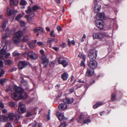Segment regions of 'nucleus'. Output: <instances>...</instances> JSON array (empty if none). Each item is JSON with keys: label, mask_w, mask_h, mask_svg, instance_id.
<instances>
[{"label": "nucleus", "mask_w": 127, "mask_h": 127, "mask_svg": "<svg viewBox=\"0 0 127 127\" xmlns=\"http://www.w3.org/2000/svg\"><path fill=\"white\" fill-rule=\"evenodd\" d=\"M82 57L83 60L85 61L86 59V56L84 55H82L81 56Z\"/></svg>", "instance_id": "nucleus-59"}, {"label": "nucleus", "mask_w": 127, "mask_h": 127, "mask_svg": "<svg viewBox=\"0 0 127 127\" xmlns=\"http://www.w3.org/2000/svg\"><path fill=\"white\" fill-rule=\"evenodd\" d=\"M7 121L6 117L3 115L0 116V122H5Z\"/></svg>", "instance_id": "nucleus-21"}, {"label": "nucleus", "mask_w": 127, "mask_h": 127, "mask_svg": "<svg viewBox=\"0 0 127 127\" xmlns=\"http://www.w3.org/2000/svg\"><path fill=\"white\" fill-rule=\"evenodd\" d=\"M103 104L104 103L103 102L100 101L97 102L93 106V108L94 109H96L97 107L103 105Z\"/></svg>", "instance_id": "nucleus-22"}, {"label": "nucleus", "mask_w": 127, "mask_h": 127, "mask_svg": "<svg viewBox=\"0 0 127 127\" xmlns=\"http://www.w3.org/2000/svg\"><path fill=\"white\" fill-rule=\"evenodd\" d=\"M97 65V63L96 61L95 60L91 61L89 62L88 66L93 69L95 68Z\"/></svg>", "instance_id": "nucleus-8"}, {"label": "nucleus", "mask_w": 127, "mask_h": 127, "mask_svg": "<svg viewBox=\"0 0 127 127\" xmlns=\"http://www.w3.org/2000/svg\"><path fill=\"white\" fill-rule=\"evenodd\" d=\"M28 39V36H25L23 37V41L24 42L27 41Z\"/></svg>", "instance_id": "nucleus-38"}, {"label": "nucleus", "mask_w": 127, "mask_h": 127, "mask_svg": "<svg viewBox=\"0 0 127 127\" xmlns=\"http://www.w3.org/2000/svg\"><path fill=\"white\" fill-rule=\"evenodd\" d=\"M39 7L36 5H34L33 7H32V11H35L38 9H39Z\"/></svg>", "instance_id": "nucleus-41"}, {"label": "nucleus", "mask_w": 127, "mask_h": 127, "mask_svg": "<svg viewBox=\"0 0 127 127\" xmlns=\"http://www.w3.org/2000/svg\"><path fill=\"white\" fill-rule=\"evenodd\" d=\"M31 113L29 111H27V112L26 116V117H29L31 115Z\"/></svg>", "instance_id": "nucleus-50"}, {"label": "nucleus", "mask_w": 127, "mask_h": 127, "mask_svg": "<svg viewBox=\"0 0 127 127\" xmlns=\"http://www.w3.org/2000/svg\"><path fill=\"white\" fill-rule=\"evenodd\" d=\"M49 63V60L45 56H42L41 58L40 63L43 64L44 67L46 66Z\"/></svg>", "instance_id": "nucleus-5"}, {"label": "nucleus", "mask_w": 127, "mask_h": 127, "mask_svg": "<svg viewBox=\"0 0 127 127\" xmlns=\"http://www.w3.org/2000/svg\"><path fill=\"white\" fill-rule=\"evenodd\" d=\"M5 64H6L10 65L12 64V61L9 60H5Z\"/></svg>", "instance_id": "nucleus-32"}, {"label": "nucleus", "mask_w": 127, "mask_h": 127, "mask_svg": "<svg viewBox=\"0 0 127 127\" xmlns=\"http://www.w3.org/2000/svg\"><path fill=\"white\" fill-rule=\"evenodd\" d=\"M80 66H83V67L85 66V65L84 62L82 61H81Z\"/></svg>", "instance_id": "nucleus-54"}, {"label": "nucleus", "mask_w": 127, "mask_h": 127, "mask_svg": "<svg viewBox=\"0 0 127 127\" xmlns=\"http://www.w3.org/2000/svg\"><path fill=\"white\" fill-rule=\"evenodd\" d=\"M74 90V88H72L70 89L69 92L70 93H72L73 91Z\"/></svg>", "instance_id": "nucleus-62"}, {"label": "nucleus", "mask_w": 127, "mask_h": 127, "mask_svg": "<svg viewBox=\"0 0 127 127\" xmlns=\"http://www.w3.org/2000/svg\"><path fill=\"white\" fill-rule=\"evenodd\" d=\"M37 44L39 45H42L43 44V43L42 42H37Z\"/></svg>", "instance_id": "nucleus-56"}, {"label": "nucleus", "mask_w": 127, "mask_h": 127, "mask_svg": "<svg viewBox=\"0 0 127 127\" xmlns=\"http://www.w3.org/2000/svg\"><path fill=\"white\" fill-rule=\"evenodd\" d=\"M92 36L94 39H98L103 41V43H107V41L106 39L107 36L104 32H102L97 33L94 32Z\"/></svg>", "instance_id": "nucleus-2"}, {"label": "nucleus", "mask_w": 127, "mask_h": 127, "mask_svg": "<svg viewBox=\"0 0 127 127\" xmlns=\"http://www.w3.org/2000/svg\"><path fill=\"white\" fill-rule=\"evenodd\" d=\"M20 22L21 26V27H23L25 25L26 23L24 21H21Z\"/></svg>", "instance_id": "nucleus-44"}, {"label": "nucleus", "mask_w": 127, "mask_h": 127, "mask_svg": "<svg viewBox=\"0 0 127 127\" xmlns=\"http://www.w3.org/2000/svg\"><path fill=\"white\" fill-rule=\"evenodd\" d=\"M6 53V51L4 49V48L3 47L1 50L0 52V55H4Z\"/></svg>", "instance_id": "nucleus-33"}, {"label": "nucleus", "mask_w": 127, "mask_h": 127, "mask_svg": "<svg viewBox=\"0 0 127 127\" xmlns=\"http://www.w3.org/2000/svg\"><path fill=\"white\" fill-rule=\"evenodd\" d=\"M116 98V95L115 93H112V94L111 97V100L112 101H114L115 100Z\"/></svg>", "instance_id": "nucleus-36"}, {"label": "nucleus", "mask_w": 127, "mask_h": 127, "mask_svg": "<svg viewBox=\"0 0 127 127\" xmlns=\"http://www.w3.org/2000/svg\"><path fill=\"white\" fill-rule=\"evenodd\" d=\"M17 11L16 10L14 11L11 10L10 9H7V15L10 16L12 15L13 13H16L17 12Z\"/></svg>", "instance_id": "nucleus-18"}, {"label": "nucleus", "mask_w": 127, "mask_h": 127, "mask_svg": "<svg viewBox=\"0 0 127 127\" xmlns=\"http://www.w3.org/2000/svg\"><path fill=\"white\" fill-rule=\"evenodd\" d=\"M5 31L6 32L5 34L2 37V38L3 40H4L6 38L9 37L10 36V34H9V33L10 32L8 28H7L5 29Z\"/></svg>", "instance_id": "nucleus-15"}, {"label": "nucleus", "mask_w": 127, "mask_h": 127, "mask_svg": "<svg viewBox=\"0 0 127 127\" xmlns=\"http://www.w3.org/2000/svg\"><path fill=\"white\" fill-rule=\"evenodd\" d=\"M20 39L15 36L13 37L12 39L13 43L15 44H18L20 42Z\"/></svg>", "instance_id": "nucleus-17"}, {"label": "nucleus", "mask_w": 127, "mask_h": 127, "mask_svg": "<svg viewBox=\"0 0 127 127\" xmlns=\"http://www.w3.org/2000/svg\"><path fill=\"white\" fill-rule=\"evenodd\" d=\"M10 4L12 5L13 4L17 6L18 4V1L17 0H10Z\"/></svg>", "instance_id": "nucleus-25"}, {"label": "nucleus", "mask_w": 127, "mask_h": 127, "mask_svg": "<svg viewBox=\"0 0 127 127\" xmlns=\"http://www.w3.org/2000/svg\"><path fill=\"white\" fill-rule=\"evenodd\" d=\"M8 105L9 106L14 107L15 105L13 101H10L8 103Z\"/></svg>", "instance_id": "nucleus-37"}, {"label": "nucleus", "mask_w": 127, "mask_h": 127, "mask_svg": "<svg viewBox=\"0 0 127 127\" xmlns=\"http://www.w3.org/2000/svg\"><path fill=\"white\" fill-rule=\"evenodd\" d=\"M97 51L95 49L91 50L89 54V56L91 60H95L97 56Z\"/></svg>", "instance_id": "nucleus-4"}, {"label": "nucleus", "mask_w": 127, "mask_h": 127, "mask_svg": "<svg viewBox=\"0 0 127 127\" xmlns=\"http://www.w3.org/2000/svg\"><path fill=\"white\" fill-rule=\"evenodd\" d=\"M94 70L91 68H87L86 73V75L87 76H91L94 73Z\"/></svg>", "instance_id": "nucleus-14"}, {"label": "nucleus", "mask_w": 127, "mask_h": 127, "mask_svg": "<svg viewBox=\"0 0 127 127\" xmlns=\"http://www.w3.org/2000/svg\"><path fill=\"white\" fill-rule=\"evenodd\" d=\"M54 31L53 30L51 31L50 33V36L52 37H55V35L54 34Z\"/></svg>", "instance_id": "nucleus-45"}, {"label": "nucleus", "mask_w": 127, "mask_h": 127, "mask_svg": "<svg viewBox=\"0 0 127 127\" xmlns=\"http://www.w3.org/2000/svg\"><path fill=\"white\" fill-rule=\"evenodd\" d=\"M56 115L59 120L60 121H62L63 120H64L67 119L64 116V114L60 112H57L56 114Z\"/></svg>", "instance_id": "nucleus-10"}, {"label": "nucleus", "mask_w": 127, "mask_h": 127, "mask_svg": "<svg viewBox=\"0 0 127 127\" xmlns=\"http://www.w3.org/2000/svg\"><path fill=\"white\" fill-rule=\"evenodd\" d=\"M23 34V33L22 31H19L15 33L16 37L20 38L22 37Z\"/></svg>", "instance_id": "nucleus-19"}, {"label": "nucleus", "mask_w": 127, "mask_h": 127, "mask_svg": "<svg viewBox=\"0 0 127 127\" xmlns=\"http://www.w3.org/2000/svg\"><path fill=\"white\" fill-rule=\"evenodd\" d=\"M97 0H95L94 4V11L95 12L98 13L100 11L101 9V6L97 3Z\"/></svg>", "instance_id": "nucleus-6"}, {"label": "nucleus", "mask_w": 127, "mask_h": 127, "mask_svg": "<svg viewBox=\"0 0 127 127\" xmlns=\"http://www.w3.org/2000/svg\"><path fill=\"white\" fill-rule=\"evenodd\" d=\"M5 126V127H13L12 125L10 122L7 123Z\"/></svg>", "instance_id": "nucleus-43"}, {"label": "nucleus", "mask_w": 127, "mask_h": 127, "mask_svg": "<svg viewBox=\"0 0 127 127\" xmlns=\"http://www.w3.org/2000/svg\"><path fill=\"white\" fill-rule=\"evenodd\" d=\"M6 24L5 23H3L2 25V29L1 30V32H3L4 31V30L6 27Z\"/></svg>", "instance_id": "nucleus-40"}, {"label": "nucleus", "mask_w": 127, "mask_h": 127, "mask_svg": "<svg viewBox=\"0 0 127 127\" xmlns=\"http://www.w3.org/2000/svg\"><path fill=\"white\" fill-rule=\"evenodd\" d=\"M53 39L51 38H48L47 41V43L48 44H51V42L52 41Z\"/></svg>", "instance_id": "nucleus-42"}, {"label": "nucleus", "mask_w": 127, "mask_h": 127, "mask_svg": "<svg viewBox=\"0 0 127 127\" xmlns=\"http://www.w3.org/2000/svg\"><path fill=\"white\" fill-rule=\"evenodd\" d=\"M0 66L1 67H3V63L2 61H0Z\"/></svg>", "instance_id": "nucleus-55"}, {"label": "nucleus", "mask_w": 127, "mask_h": 127, "mask_svg": "<svg viewBox=\"0 0 127 127\" xmlns=\"http://www.w3.org/2000/svg\"><path fill=\"white\" fill-rule=\"evenodd\" d=\"M28 21L29 22H30L32 20V17L31 15H27L25 16Z\"/></svg>", "instance_id": "nucleus-34"}, {"label": "nucleus", "mask_w": 127, "mask_h": 127, "mask_svg": "<svg viewBox=\"0 0 127 127\" xmlns=\"http://www.w3.org/2000/svg\"><path fill=\"white\" fill-rule=\"evenodd\" d=\"M33 32L35 33L37 32L36 34V35L38 36L39 34V33L43 32V30L41 27H37L34 29Z\"/></svg>", "instance_id": "nucleus-13"}, {"label": "nucleus", "mask_w": 127, "mask_h": 127, "mask_svg": "<svg viewBox=\"0 0 127 127\" xmlns=\"http://www.w3.org/2000/svg\"><path fill=\"white\" fill-rule=\"evenodd\" d=\"M15 116V114L12 112L10 113L8 116L7 119H9L10 120H13L14 119V117Z\"/></svg>", "instance_id": "nucleus-20"}, {"label": "nucleus", "mask_w": 127, "mask_h": 127, "mask_svg": "<svg viewBox=\"0 0 127 127\" xmlns=\"http://www.w3.org/2000/svg\"><path fill=\"white\" fill-rule=\"evenodd\" d=\"M22 16L21 14H19L18 15H17V16L15 18V19L16 20H18L20 19L22 17Z\"/></svg>", "instance_id": "nucleus-39"}, {"label": "nucleus", "mask_w": 127, "mask_h": 127, "mask_svg": "<svg viewBox=\"0 0 127 127\" xmlns=\"http://www.w3.org/2000/svg\"><path fill=\"white\" fill-rule=\"evenodd\" d=\"M16 119L14 120V122L15 123H17L18 122V120L20 117V115L18 114H16L15 116Z\"/></svg>", "instance_id": "nucleus-29"}, {"label": "nucleus", "mask_w": 127, "mask_h": 127, "mask_svg": "<svg viewBox=\"0 0 127 127\" xmlns=\"http://www.w3.org/2000/svg\"><path fill=\"white\" fill-rule=\"evenodd\" d=\"M66 126V123H63L61 124L58 127H65Z\"/></svg>", "instance_id": "nucleus-48"}, {"label": "nucleus", "mask_w": 127, "mask_h": 127, "mask_svg": "<svg viewBox=\"0 0 127 127\" xmlns=\"http://www.w3.org/2000/svg\"><path fill=\"white\" fill-rule=\"evenodd\" d=\"M21 1L20 3V5H25L27 4V2L25 0H21Z\"/></svg>", "instance_id": "nucleus-35"}, {"label": "nucleus", "mask_w": 127, "mask_h": 127, "mask_svg": "<svg viewBox=\"0 0 127 127\" xmlns=\"http://www.w3.org/2000/svg\"><path fill=\"white\" fill-rule=\"evenodd\" d=\"M65 59L64 57H62L59 58L58 60V63L59 64H61L64 61Z\"/></svg>", "instance_id": "nucleus-28"}, {"label": "nucleus", "mask_w": 127, "mask_h": 127, "mask_svg": "<svg viewBox=\"0 0 127 127\" xmlns=\"http://www.w3.org/2000/svg\"><path fill=\"white\" fill-rule=\"evenodd\" d=\"M32 12V8L31 5L28 6L27 9L25 11V12L27 14L31 13Z\"/></svg>", "instance_id": "nucleus-26"}, {"label": "nucleus", "mask_w": 127, "mask_h": 127, "mask_svg": "<svg viewBox=\"0 0 127 127\" xmlns=\"http://www.w3.org/2000/svg\"><path fill=\"white\" fill-rule=\"evenodd\" d=\"M38 57V56L37 53L32 52V60H35Z\"/></svg>", "instance_id": "nucleus-27"}, {"label": "nucleus", "mask_w": 127, "mask_h": 127, "mask_svg": "<svg viewBox=\"0 0 127 127\" xmlns=\"http://www.w3.org/2000/svg\"><path fill=\"white\" fill-rule=\"evenodd\" d=\"M68 64V62L65 59L63 61L62 63L61 64H62L63 66L65 67L67 66Z\"/></svg>", "instance_id": "nucleus-30"}, {"label": "nucleus", "mask_w": 127, "mask_h": 127, "mask_svg": "<svg viewBox=\"0 0 127 127\" xmlns=\"http://www.w3.org/2000/svg\"><path fill=\"white\" fill-rule=\"evenodd\" d=\"M104 14L103 13H98L96 17L97 20H102L104 18Z\"/></svg>", "instance_id": "nucleus-16"}, {"label": "nucleus", "mask_w": 127, "mask_h": 127, "mask_svg": "<svg viewBox=\"0 0 127 127\" xmlns=\"http://www.w3.org/2000/svg\"><path fill=\"white\" fill-rule=\"evenodd\" d=\"M17 69L16 68H14L11 69L10 70L11 72H12L14 71H15L17 70Z\"/></svg>", "instance_id": "nucleus-61"}, {"label": "nucleus", "mask_w": 127, "mask_h": 127, "mask_svg": "<svg viewBox=\"0 0 127 127\" xmlns=\"http://www.w3.org/2000/svg\"><path fill=\"white\" fill-rule=\"evenodd\" d=\"M53 49L56 51H57L58 50V48L57 47H53Z\"/></svg>", "instance_id": "nucleus-63"}, {"label": "nucleus", "mask_w": 127, "mask_h": 127, "mask_svg": "<svg viewBox=\"0 0 127 127\" xmlns=\"http://www.w3.org/2000/svg\"><path fill=\"white\" fill-rule=\"evenodd\" d=\"M95 23L96 25L98 28L100 29H103V23L102 20H97Z\"/></svg>", "instance_id": "nucleus-7"}, {"label": "nucleus", "mask_w": 127, "mask_h": 127, "mask_svg": "<svg viewBox=\"0 0 127 127\" xmlns=\"http://www.w3.org/2000/svg\"><path fill=\"white\" fill-rule=\"evenodd\" d=\"M37 125L36 122L35 121H34L32 125V127H35Z\"/></svg>", "instance_id": "nucleus-52"}, {"label": "nucleus", "mask_w": 127, "mask_h": 127, "mask_svg": "<svg viewBox=\"0 0 127 127\" xmlns=\"http://www.w3.org/2000/svg\"><path fill=\"white\" fill-rule=\"evenodd\" d=\"M2 112L3 113H7V110L6 109H4L3 110Z\"/></svg>", "instance_id": "nucleus-60"}, {"label": "nucleus", "mask_w": 127, "mask_h": 127, "mask_svg": "<svg viewBox=\"0 0 127 127\" xmlns=\"http://www.w3.org/2000/svg\"><path fill=\"white\" fill-rule=\"evenodd\" d=\"M57 30L59 31H60L62 29L61 28L59 25L57 26Z\"/></svg>", "instance_id": "nucleus-53"}, {"label": "nucleus", "mask_w": 127, "mask_h": 127, "mask_svg": "<svg viewBox=\"0 0 127 127\" xmlns=\"http://www.w3.org/2000/svg\"><path fill=\"white\" fill-rule=\"evenodd\" d=\"M63 102L66 104H70L72 103L73 101L72 98H69L68 97H66L63 100Z\"/></svg>", "instance_id": "nucleus-11"}, {"label": "nucleus", "mask_w": 127, "mask_h": 127, "mask_svg": "<svg viewBox=\"0 0 127 127\" xmlns=\"http://www.w3.org/2000/svg\"><path fill=\"white\" fill-rule=\"evenodd\" d=\"M27 59L28 60H31L32 59V51H30L27 55Z\"/></svg>", "instance_id": "nucleus-31"}, {"label": "nucleus", "mask_w": 127, "mask_h": 127, "mask_svg": "<svg viewBox=\"0 0 127 127\" xmlns=\"http://www.w3.org/2000/svg\"><path fill=\"white\" fill-rule=\"evenodd\" d=\"M0 106L2 108H3L4 107L3 103L2 102H0Z\"/></svg>", "instance_id": "nucleus-58"}, {"label": "nucleus", "mask_w": 127, "mask_h": 127, "mask_svg": "<svg viewBox=\"0 0 127 127\" xmlns=\"http://www.w3.org/2000/svg\"><path fill=\"white\" fill-rule=\"evenodd\" d=\"M51 111L50 110L48 111V114H46L45 115V119L46 121H47L48 120H50V115Z\"/></svg>", "instance_id": "nucleus-23"}, {"label": "nucleus", "mask_w": 127, "mask_h": 127, "mask_svg": "<svg viewBox=\"0 0 127 127\" xmlns=\"http://www.w3.org/2000/svg\"><path fill=\"white\" fill-rule=\"evenodd\" d=\"M68 77V75L66 73H64L62 75V77L63 79H67Z\"/></svg>", "instance_id": "nucleus-24"}, {"label": "nucleus", "mask_w": 127, "mask_h": 127, "mask_svg": "<svg viewBox=\"0 0 127 127\" xmlns=\"http://www.w3.org/2000/svg\"><path fill=\"white\" fill-rule=\"evenodd\" d=\"M13 55L14 56H17L19 55L20 54L19 53H17L16 51H15L13 53Z\"/></svg>", "instance_id": "nucleus-47"}, {"label": "nucleus", "mask_w": 127, "mask_h": 127, "mask_svg": "<svg viewBox=\"0 0 127 127\" xmlns=\"http://www.w3.org/2000/svg\"><path fill=\"white\" fill-rule=\"evenodd\" d=\"M9 89H6V91L8 92L9 90L11 92L14 91V92L11 95L12 98L15 100L25 99L28 97L27 94L24 92V90L21 88L17 86L14 87L10 86Z\"/></svg>", "instance_id": "nucleus-1"}, {"label": "nucleus", "mask_w": 127, "mask_h": 127, "mask_svg": "<svg viewBox=\"0 0 127 127\" xmlns=\"http://www.w3.org/2000/svg\"><path fill=\"white\" fill-rule=\"evenodd\" d=\"M40 53L42 54H44V52L43 50H41L40 51Z\"/></svg>", "instance_id": "nucleus-64"}, {"label": "nucleus", "mask_w": 127, "mask_h": 127, "mask_svg": "<svg viewBox=\"0 0 127 127\" xmlns=\"http://www.w3.org/2000/svg\"><path fill=\"white\" fill-rule=\"evenodd\" d=\"M4 72L3 70H2L0 72V77H1L4 74Z\"/></svg>", "instance_id": "nucleus-51"}, {"label": "nucleus", "mask_w": 127, "mask_h": 127, "mask_svg": "<svg viewBox=\"0 0 127 127\" xmlns=\"http://www.w3.org/2000/svg\"><path fill=\"white\" fill-rule=\"evenodd\" d=\"M26 109L25 105L22 102H20L18 104V113L23 114L26 111Z\"/></svg>", "instance_id": "nucleus-3"}, {"label": "nucleus", "mask_w": 127, "mask_h": 127, "mask_svg": "<svg viewBox=\"0 0 127 127\" xmlns=\"http://www.w3.org/2000/svg\"><path fill=\"white\" fill-rule=\"evenodd\" d=\"M5 58H7L10 55V54L9 53H8L6 54L5 55Z\"/></svg>", "instance_id": "nucleus-57"}, {"label": "nucleus", "mask_w": 127, "mask_h": 127, "mask_svg": "<svg viewBox=\"0 0 127 127\" xmlns=\"http://www.w3.org/2000/svg\"><path fill=\"white\" fill-rule=\"evenodd\" d=\"M70 107L68 106L67 105L64 103H61L58 106L59 109L60 111L64 110L67 108H68Z\"/></svg>", "instance_id": "nucleus-9"}, {"label": "nucleus", "mask_w": 127, "mask_h": 127, "mask_svg": "<svg viewBox=\"0 0 127 127\" xmlns=\"http://www.w3.org/2000/svg\"><path fill=\"white\" fill-rule=\"evenodd\" d=\"M27 64L25 61H21L19 63L18 66L20 69H22L26 67Z\"/></svg>", "instance_id": "nucleus-12"}, {"label": "nucleus", "mask_w": 127, "mask_h": 127, "mask_svg": "<svg viewBox=\"0 0 127 127\" xmlns=\"http://www.w3.org/2000/svg\"><path fill=\"white\" fill-rule=\"evenodd\" d=\"M91 121V120L90 119L88 118L86 120H85L83 122V123H90Z\"/></svg>", "instance_id": "nucleus-46"}, {"label": "nucleus", "mask_w": 127, "mask_h": 127, "mask_svg": "<svg viewBox=\"0 0 127 127\" xmlns=\"http://www.w3.org/2000/svg\"><path fill=\"white\" fill-rule=\"evenodd\" d=\"M6 80H0V83L2 85H3L4 84V83L6 82Z\"/></svg>", "instance_id": "nucleus-49"}]
</instances>
